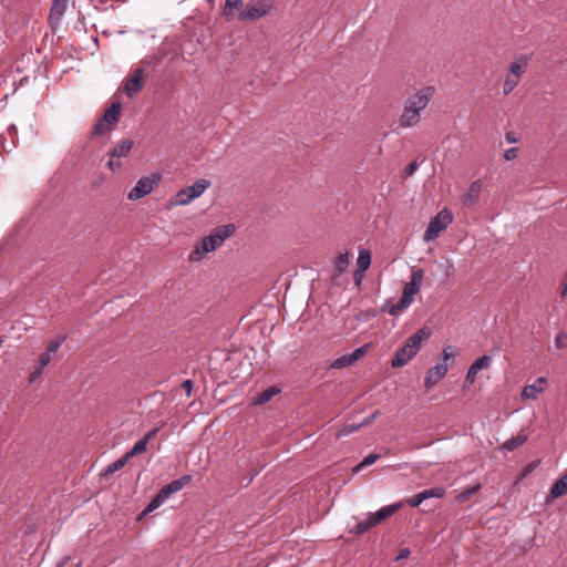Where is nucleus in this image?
Here are the masks:
<instances>
[{"label": "nucleus", "instance_id": "obj_1", "mask_svg": "<svg viewBox=\"0 0 567 567\" xmlns=\"http://www.w3.org/2000/svg\"><path fill=\"white\" fill-rule=\"evenodd\" d=\"M431 330L421 328L410 336L405 343L400 347L391 360L392 368H402L406 365L421 350L422 342L429 339Z\"/></svg>", "mask_w": 567, "mask_h": 567}, {"label": "nucleus", "instance_id": "obj_2", "mask_svg": "<svg viewBox=\"0 0 567 567\" xmlns=\"http://www.w3.org/2000/svg\"><path fill=\"white\" fill-rule=\"evenodd\" d=\"M233 225H225L215 228L208 236L204 237L189 254L190 261H199L210 251L216 250L234 233Z\"/></svg>", "mask_w": 567, "mask_h": 567}, {"label": "nucleus", "instance_id": "obj_3", "mask_svg": "<svg viewBox=\"0 0 567 567\" xmlns=\"http://www.w3.org/2000/svg\"><path fill=\"white\" fill-rule=\"evenodd\" d=\"M275 0H250L239 11L240 21H257L266 17L272 9Z\"/></svg>", "mask_w": 567, "mask_h": 567}, {"label": "nucleus", "instance_id": "obj_4", "mask_svg": "<svg viewBox=\"0 0 567 567\" xmlns=\"http://www.w3.org/2000/svg\"><path fill=\"white\" fill-rule=\"evenodd\" d=\"M452 220L453 215L447 208L440 210L427 224L424 233V240L429 243L436 239L440 234L449 227Z\"/></svg>", "mask_w": 567, "mask_h": 567}, {"label": "nucleus", "instance_id": "obj_5", "mask_svg": "<svg viewBox=\"0 0 567 567\" xmlns=\"http://www.w3.org/2000/svg\"><path fill=\"white\" fill-rule=\"evenodd\" d=\"M161 178L162 176L158 173L142 176L137 181L136 185L128 192L127 199L137 200L150 195L153 192V189L159 184Z\"/></svg>", "mask_w": 567, "mask_h": 567}, {"label": "nucleus", "instance_id": "obj_6", "mask_svg": "<svg viewBox=\"0 0 567 567\" xmlns=\"http://www.w3.org/2000/svg\"><path fill=\"white\" fill-rule=\"evenodd\" d=\"M209 184L210 183L206 179H199L193 185L181 189L176 194L175 204L181 206L188 205L190 202L202 196V194L208 188Z\"/></svg>", "mask_w": 567, "mask_h": 567}, {"label": "nucleus", "instance_id": "obj_7", "mask_svg": "<svg viewBox=\"0 0 567 567\" xmlns=\"http://www.w3.org/2000/svg\"><path fill=\"white\" fill-rule=\"evenodd\" d=\"M434 93L433 86H425L409 96L405 102L409 104V107L415 109L421 113L429 105Z\"/></svg>", "mask_w": 567, "mask_h": 567}, {"label": "nucleus", "instance_id": "obj_8", "mask_svg": "<svg viewBox=\"0 0 567 567\" xmlns=\"http://www.w3.org/2000/svg\"><path fill=\"white\" fill-rule=\"evenodd\" d=\"M423 275V269L412 271L410 281L405 284L402 291V303L413 302L414 296L420 291Z\"/></svg>", "mask_w": 567, "mask_h": 567}, {"label": "nucleus", "instance_id": "obj_9", "mask_svg": "<svg viewBox=\"0 0 567 567\" xmlns=\"http://www.w3.org/2000/svg\"><path fill=\"white\" fill-rule=\"evenodd\" d=\"M368 348L369 344H364L362 347L357 348L351 353L340 355L330 364V368L344 369L351 367L365 354Z\"/></svg>", "mask_w": 567, "mask_h": 567}, {"label": "nucleus", "instance_id": "obj_10", "mask_svg": "<svg viewBox=\"0 0 567 567\" xmlns=\"http://www.w3.org/2000/svg\"><path fill=\"white\" fill-rule=\"evenodd\" d=\"M445 494V488L442 486H435L429 489H424L412 497L406 499V504L411 507L420 506L425 499L429 498H442Z\"/></svg>", "mask_w": 567, "mask_h": 567}, {"label": "nucleus", "instance_id": "obj_11", "mask_svg": "<svg viewBox=\"0 0 567 567\" xmlns=\"http://www.w3.org/2000/svg\"><path fill=\"white\" fill-rule=\"evenodd\" d=\"M449 363L436 362L434 367L429 369L426 377L424 379V388L430 390L435 384H437L447 373Z\"/></svg>", "mask_w": 567, "mask_h": 567}, {"label": "nucleus", "instance_id": "obj_12", "mask_svg": "<svg viewBox=\"0 0 567 567\" xmlns=\"http://www.w3.org/2000/svg\"><path fill=\"white\" fill-rule=\"evenodd\" d=\"M161 426H155L153 430L147 432L142 439H140L131 450H128L125 454L128 460L134 456L143 454L147 450L148 443L155 437Z\"/></svg>", "mask_w": 567, "mask_h": 567}, {"label": "nucleus", "instance_id": "obj_13", "mask_svg": "<svg viewBox=\"0 0 567 567\" xmlns=\"http://www.w3.org/2000/svg\"><path fill=\"white\" fill-rule=\"evenodd\" d=\"M143 75L144 71L138 68L134 71L133 75L126 80L124 91L128 97H133L143 87Z\"/></svg>", "mask_w": 567, "mask_h": 567}, {"label": "nucleus", "instance_id": "obj_14", "mask_svg": "<svg viewBox=\"0 0 567 567\" xmlns=\"http://www.w3.org/2000/svg\"><path fill=\"white\" fill-rule=\"evenodd\" d=\"M547 380L544 377H539L534 383L524 386L520 396L523 400H536L538 394L545 390Z\"/></svg>", "mask_w": 567, "mask_h": 567}, {"label": "nucleus", "instance_id": "obj_15", "mask_svg": "<svg viewBox=\"0 0 567 567\" xmlns=\"http://www.w3.org/2000/svg\"><path fill=\"white\" fill-rule=\"evenodd\" d=\"M192 480L190 475H183L177 480L164 485L158 492L168 499L173 494L179 492Z\"/></svg>", "mask_w": 567, "mask_h": 567}, {"label": "nucleus", "instance_id": "obj_16", "mask_svg": "<svg viewBox=\"0 0 567 567\" xmlns=\"http://www.w3.org/2000/svg\"><path fill=\"white\" fill-rule=\"evenodd\" d=\"M482 190V182L481 181H474L471 183L467 190L462 196V203L466 207H472L476 204L478 200L480 194Z\"/></svg>", "mask_w": 567, "mask_h": 567}, {"label": "nucleus", "instance_id": "obj_17", "mask_svg": "<svg viewBox=\"0 0 567 567\" xmlns=\"http://www.w3.org/2000/svg\"><path fill=\"white\" fill-rule=\"evenodd\" d=\"M420 117L421 113L415 109L409 107V104L405 102L403 113L400 117V126L411 127L420 121Z\"/></svg>", "mask_w": 567, "mask_h": 567}, {"label": "nucleus", "instance_id": "obj_18", "mask_svg": "<svg viewBox=\"0 0 567 567\" xmlns=\"http://www.w3.org/2000/svg\"><path fill=\"white\" fill-rule=\"evenodd\" d=\"M401 503H394L391 505L383 506L379 511H377L375 513H371L370 515L373 518L374 523L378 525L385 518L396 513L401 508Z\"/></svg>", "mask_w": 567, "mask_h": 567}, {"label": "nucleus", "instance_id": "obj_19", "mask_svg": "<svg viewBox=\"0 0 567 567\" xmlns=\"http://www.w3.org/2000/svg\"><path fill=\"white\" fill-rule=\"evenodd\" d=\"M134 145V142L131 138L123 140L121 143H118L110 153L112 157H116L117 159L122 157L128 156L132 147Z\"/></svg>", "mask_w": 567, "mask_h": 567}, {"label": "nucleus", "instance_id": "obj_20", "mask_svg": "<svg viewBox=\"0 0 567 567\" xmlns=\"http://www.w3.org/2000/svg\"><path fill=\"white\" fill-rule=\"evenodd\" d=\"M69 0H53L51 10H50V20L59 22L66 8H68Z\"/></svg>", "mask_w": 567, "mask_h": 567}, {"label": "nucleus", "instance_id": "obj_21", "mask_svg": "<svg viewBox=\"0 0 567 567\" xmlns=\"http://www.w3.org/2000/svg\"><path fill=\"white\" fill-rule=\"evenodd\" d=\"M370 264H371L370 251L367 249H361L358 254V259H357L358 269L355 270V276L359 274H363L365 270H368V268L370 267Z\"/></svg>", "mask_w": 567, "mask_h": 567}, {"label": "nucleus", "instance_id": "obj_22", "mask_svg": "<svg viewBox=\"0 0 567 567\" xmlns=\"http://www.w3.org/2000/svg\"><path fill=\"white\" fill-rule=\"evenodd\" d=\"M279 392L280 390L278 388L269 386L254 398V403L259 405L265 404L269 402Z\"/></svg>", "mask_w": 567, "mask_h": 567}, {"label": "nucleus", "instance_id": "obj_23", "mask_svg": "<svg viewBox=\"0 0 567 567\" xmlns=\"http://www.w3.org/2000/svg\"><path fill=\"white\" fill-rule=\"evenodd\" d=\"M120 113H121V104L120 102H114L111 104V106L105 111L104 115H103V120L109 124H113L115 122H117L118 120V116H120Z\"/></svg>", "mask_w": 567, "mask_h": 567}, {"label": "nucleus", "instance_id": "obj_24", "mask_svg": "<svg viewBox=\"0 0 567 567\" xmlns=\"http://www.w3.org/2000/svg\"><path fill=\"white\" fill-rule=\"evenodd\" d=\"M377 524L374 523L373 518L369 514L367 518L362 519L361 522L357 523L350 532L357 535L367 533L372 527H374Z\"/></svg>", "mask_w": 567, "mask_h": 567}, {"label": "nucleus", "instance_id": "obj_25", "mask_svg": "<svg viewBox=\"0 0 567 567\" xmlns=\"http://www.w3.org/2000/svg\"><path fill=\"white\" fill-rule=\"evenodd\" d=\"M526 441H527V436L524 434L512 436L511 439L506 440L503 443L502 449L504 451L512 452L515 449H517L518 446L523 445Z\"/></svg>", "mask_w": 567, "mask_h": 567}, {"label": "nucleus", "instance_id": "obj_26", "mask_svg": "<svg viewBox=\"0 0 567 567\" xmlns=\"http://www.w3.org/2000/svg\"><path fill=\"white\" fill-rule=\"evenodd\" d=\"M567 493V482L560 477L558 478L549 492V498H558Z\"/></svg>", "mask_w": 567, "mask_h": 567}, {"label": "nucleus", "instance_id": "obj_27", "mask_svg": "<svg viewBox=\"0 0 567 567\" xmlns=\"http://www.w3.org/2000/svg\"><path fill=\"white\" fill-rule=\"evenodd\" d=\"M128 457H126V454L122 455L120 458H117L115 462L111 463L107 467L103 470L104 475L112 474L121 468H123L127 462Z\"/></svg>", "mask_w": 567, "mask_h": 567}, {"label": "nucleus", "instance_id": "obj_28", "mask_svg": "<svg viewBox=\"0 0 567 567\" xmlns=\"http://www.w3.org/2000/svg\"><path fill=\"white\" fill-rule=\"evenodd\" d=\"M493 362V357L484 354L480 358H477L470 367L474 368L476 372L488 369Z\"/></svg>", "mask_w": 567, "mask_h": 567}, {"label": "nucleus", "instance_id": "obj_29", "mask_svg": "<svg viewBox=\"0 0 567 567\" xmlns=\"http://www.w3.org/2000/svg\"><path fill=\"white\" fill-rule=\"evenodd\" d=\"M167 499L157 492L156 495L152 498V501L148 503L146 508L144 509V514L152 513L153 511L157 509L159 506H162Z\"/></svg>", "mask_w": 567, "mask_h": 567}, {"label": "nucleus", "instance_id": "obj_30", "mask_svg": "<svg viewBox=\"0 0 567 567\" xmlns=\"http://www.w3.org/2000/svg\"><path fill=\"white\" fill-rule=\"evenodd\" d=\"M526 65V60L524 58L513 62L509 66L508 74L514 75L519 80V76L522 75L524 71V66Z\"/></svg>", "mask_w": 567, "mask_h": 567}, {"label": "nucleus", "instance_id": "obj_31", "mask_svg": "<svg viewBox=\"0 0 567 567\" xmlns=\"http://www.w3.org/2000/svg\"><path fill=\"white\" fill-rule=\"evenodd\" d=\"M455 358V351L454 348L451 346H446L443 348L441 357L439 358L437 362L441 363H449V361L453 362Z\"/></svg>", "mask_w": 567, "mask_h": 567}, {"label": "nucleus", "instance_id": "obj_32", "mask_svg": "<svg viewBox=\"0 0 567 567\" xmlns=\"http://www.w3.org/2000/svg\"><path fill=\"white\" fill-rule=\"evenodd\" d=\"M348 265H349V257H348V254H342L340 255L336 261H334V267L338 271V274H341L343 271L347 270L348 268Z\"/></svg>", "mask_w": 567, "mask_h": 567}, {"label": "nucleus", "instance_id": "obj_33", "mask_svg": "<svg viewBox=\"0 0 567 567\" xmlns=\"http://www.w3.org/2000/svg\"><path fill=\"white\" fill-rule=\"evenodd\" d=\"M64 341V337H56L55 339L51 340L48 346H47V350L45 352H48L49 354L53 355L54 353L58 352V350L60 349L61 344L63 343Z\"/></svg>", "mask_w": 567, "mask_h": 567}, {"label": "nucleus", "instance_id": "obj_34", "mask_svg": "<svg viewBox=\"0 0 567 567\" xmlns=\"http://www.w3.org/2000/svg\"><path fill=\"white\" fill-rule=\"evenodd\" d=\"M517 83H518V79L515 78L514 75H509L507 73L505 82H504L503 93L505 95L511 93L514 90V87L517 85Z\"/></svg>", "mask_w": 567, "mask_h": 567}, {"label": "nucleus", "instance_id": "obj_35", "mask_svg": "<svg viewBox=\"0 0 567 567\" xmlns=\"http://www.w3.org/2000/svg\"><path fill=\"white\" fill-rule=\"evenodd\" d=\"M412 302H405V303H402V297L400 298V300L396 302V303H393L390 308H389V315L391 316H396L399 315L400 312H402L403 310L408 309L410 306H411Z\"/></svg>", "mask_w": 567, "mask_h": 567}, {"label": "nucleus", "instance_id": "obj_36", "mask_svg": "<svg viewBox=\"0 0 567 567\" xmlns=\"http://www.w3.org/2000/svg\"><path fill=\"white\" fill-rule=\"evenodd\" d=\"M480 488H481V484L477 483L468 488L463 489L458 495V499L461 502L468 499L471 496H473L475 493H477L480 491Z\"/></svg>", "mask_w": 567, "mask_h": 567}, {"label": "nucleus", "instance_id": "obj_37", "mask_svg": "<svg viewBox=\"0 0 567 567\" xmlns=\"http://www.w3.org/2000/svg\"><path fill=\"white\" fill-rule=\"evenodd\" d=\"M109 127H110V125L103 118H101L94 125L93 134H95V135H103L109 130Z\"/></svg>", "mask_w": 567, "mask_h": 567}, {"label": "nucleus", "instance_id": "obj_38", "mask_svg": "<svg viewBox=\"0 0 567 567\" xmlns=\"http://www.w3.org/2000/svg\"><path fill=\"white\" fill-rule=\"evenodd\" d=\"M43 370H44V367L37 364L28 378L29 383L31 384V383L35 382L43 373Z\"/></svg>", "mask_w": 567, "mask_h": 567}, {"label": "nucleus", "instance_id": "obj_39", "mask_svg": "<svg viewBox=\"0 0 567 567\" xmlns=\"http://www.w3.org/2000/svg\"><path fill=\"white\" fill-rule=\"evenodd\" d=\"M360 427H362V424H348L346 426H343L340 432H339V436H344V435H349L355 431H358Z\"/></svg>", "mask_w": 567, "mask_h": 567}, {"label": "nucleus", "instance_id": "obj_40", "mask_svg": "<svg viewBox=\"0 0 567 567\" xmlns=\"http://www.w3.org/2000/svg\"><path fill=\"white\" fill-rule=\"evenodd\" d=\"M380 457H381L380 454L371 453V454L367 455L365 457H363V460L361 461V465H365V466L372 465L378 460H380Z\"/></svg>", "mask_w": 567, "mask_h": 567}, {"label": "nucleus", "instance_id": "obj_41", "mask_svg": "<svg viewBox=\"0 0 567 567\" xmlns=\"http://www.w3.org/2000/svg\"><path fill=\"white\" fill-rule=\"evenodd\" d=\"M565 339H566V334L564 332L558 333L554 340L555 347L558 349L566 348Z\"/></svg>", "mask_w": 567, "mask_h": 567}, {"label": "nucleus", "instance_id": "obj_42", "mask_svg": "<svg viewBox=\"0 0 567 567\" xmlns=\"http://www.w3.org/2000/svg\"><path fill=\"white\" fill-rule=\"evenodd\" d=\"M517 154H518V148L511 147L504 152V158L506 161H513L517 157Z\"/></svg>", "mask_w": 567, "mask_h": 567}, {"label": "nucleus", "instance_id": "obj_43", "mask_svg": "<svg viewBox=\"0 0 567 567\" xmlns=\"http://www.w3.org/2000/svg\"><path fill=\"white\" fill-rule=\"evenodd\" d=\"M51 354H49L48 352H42L40 355H39V359H38V364L42 365V367H47L50 361H51Z\"/></svg>", "mask_w": 567, "mask_h": 567}, {"label": "nucleus", "instance_id": "obj_44", "mask_svg": "<svg viewBox=\"0 0 567 567\" xmlns=\"http://www.w3.org/2000/svg\"><path fill=\"white\" fill-rule=\"evenodd\" d=\"M116 157H112L110 158V161L107 162V167L112 171V172H115L117 169L121 168L122 166V163L117 159H115Z\"/></svg>", "mask_w": 567, "mask_h": 567}, {"label": "nucleus", "instance_id": "obj_45", "mask_svg": "<svg viewBox=\"0 0 567 567\" xmlns=\"http://www.w3.org/2000/svg\"><path fill=\"white\" fill-rule=\"evenodd\" d=\"M109 0H91L93 7L97 10L106 11L107 7L105 6Z\"/></svg>", "mask_w": 567, "mask_h": 567}, {"label": "nucleus", "instance_id": "obj_46", "mask_svg": "<svg viewBox=\"0 0 567 567\" xmlns=\"http://www.w3.org/2000/svg\"><path fill=\"white\" fill-rule=\"evenodd\" d=\"M477 372L474 370V368H468L465 377V381L468 384H472L475 381Z\"/></svg>", "mask_w": 567, "mask_h": 567}, {"label": "nucleus", "instance_id": "obj_47", "mask_svg": "<svg viewBox=\"0 0 567 567\" xmlns=\"http://www.w3.org/2000/svg\"><path fill=\"white\" fill-rule=\"evenodd\" d=\"M417 169V163L416 162H412L410 163L405 169H404V175L405 176H411L414 174V172Z\"/></svg>", "mask_w": 567, "mask_h": 567}, {"label": "nucleus", "instance_id": "obj_48", "mask_svg": "<svg viewBox=\"0 0 567 567\" xmlns=\"http://www.w3.org/2000/svg\"><path fill=\"white\" fill-rule=\"evenodd\" d=\"M182 388H183V390H185L187 395H189L192 393V390H193V382H192V380L187 379V380L183 381Z\"/></svg>", "mask_w": 567, "mask_h": 567}, {"label": "nucleus", "instance_id": "obj_49", "mask_svg": "<svg viewBox=\"0 0 567 567\" xmlns=\"http://www.w3.org/2000/svg\"><path fill=\"white\" fill-rule=\"evenodd\" d=\"M505 140L508 144H514L518 142V138L514 132H507L505 134Z\"/></svg>", "mask_w": 567, "mask_h": 567}, {"label": "nucleus", "instance_id": "obj_50", "mask_svg": "<svg viewBox=\"0 0 567 567\" xmlns=\"http://www.w3.org/2000/svg\"><path fill=\"white\" fill-rule=\"evenodd\" d=\"M409 555H410L409 548H401L395 559L401 560V559L409 557Z\"/></svg>", "mask_w": 567, "mask_h": 567}, {"label": "nucleus", "instance_id": "obj_51", "mask_svg": "<svg viewBox=\"0 0 567 567\" xmlns=\"http://www.w3.org/2000/svg\"><path fill=\"white\" fill-rule=\"evenodd\" d=\"M537 466H538L537 462H532V463L527 464L524 470L525 474L532 473Z\"/></svg>", "mask_w": 567, "mask_h": 567}, {"label": "nucleus", "instance_id": "obj_52", "mask_svg": "<svg viewBox=\"0 0 567 567\" xmlns=\"http://www.w3.org/2000/svg\"><path fill=\"white\" fill-rule=\"evenodd\" d=\"M375 417L377 413H373L370 416L365 417L360 424H362V426L369 425Z\"/></svg>", "mask_w": 567, "mask_h": 567}, {"label": "nucleus", "instance_id": "obj_53", "mask_svg": "<svg viewBox=\"0 0 567 567\" xmlns=\"http://www.w3.org/2000/svg\"><path fill=\"white\" fill-rule=\"evenodd\" d=\"M8 133L12 136L13 133H17V127L16 125L11 124L9 127H8Z\"/></svg>", "mask_w": 567, "mask_h": 567}, {"label": "nucleus", "instance_id": "obj_54", "mask_svg": "<svg viewBox=\"0 0 567 567\" xmlns=\"http://www.w3.org/2000/svg\"><path fill=\"white\" fill-rule=\"evenodd\" d=\"M363 467H365V465H361V462L354 466L353 468V472L354 473H359Z\"/></svg>", "mask_w": 567, "mask_h": 567}, {"label": "nucleus", "instance_id": "obj_55", "mask_svg": "<svg viewBox=\"0 0 567 567\" xmlns=\"http://www.w3.org/2000/svg\"><path fill=\"white\" fill-rule=\"evenodd\" d=\"M354 277H355L357 282H360L362 279V274H359L357 276L354 275Z\"/></svg>", "mask_w": 567, "mask_h": 567}, {"label": "nucleus", "instance_id": "obj_56", "mask_svg": "<svg viewBox=\"0 0 567 567\" xmlns=\"http://www.w3.org/2000/svg\"><path fill=\"white\" fill-rule=\"evenodd\" d=\"M567 292V282H566V286H565V289L563 291V293H566Z\"/></svg>", "mask_w": 567, "mask_h": 567}, {"label": "nucleus", "instance_id": "obj_57", "mask_svg": "<svg viewBox=\"0 0 567 567\" xmlns=\"http://www.w3.org/2000/svg\"><path fill=\"white\" fill-rule=\"evenodd\" d=\"M567 482V473L561 476Z\"/></svg>", "mask_w": 567, "mask_h": 567}, {"label": "nucleus", "instance_id": "obj_58", "mask_svg": "<svg viewBox=\"0 0 567 567\" xmlns=\"http://www.w3.org/2000/svg\"><path fill=\"white\" fill-rule=\"evenodd\" d=\"M14 146H16V143H14V141H12L11 148L14 147Z\"/></svg>", "mask_w": 567, "mask_h": 567}, {"label": "nucleus", "instance_id": "obj_59", "mask_svg": "<svg viewBox=\"0 0 567 567\" xmlns=\"http://www.w3.org/2000/svg\"><path fill=\"white\" fill-rule=\"evenodd\" d=\"M2 342H3V340H2V338L0 337V347L2 346Z\"/></svg>", "mask_w": 567, "mask_h": 567}]
</instances>
